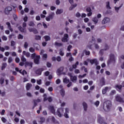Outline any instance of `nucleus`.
Segmentation results:
<instances>
[{
  "mask_svg": "<svg viewBox=\"0 0 124 124\" xmlns=\"http://www.w3.org/2000/svg\"><path fill=\"white\" fill-rule=\"evenodd\" d=\"M76 16L77 18H79V17H81V14L79 12H77L76 14Z\"/></svg>",
  "mask_w": 124,
  "mask_h": 124,
  "instance_id": "5fc2aeb1",
  "label": "nucleus"
},
{
  "mask_svg": "<svg viewBox=\"0 0 124 124\" xmlns=\"http://www.w3.org/2000/svg\"><path fill=\"white\" fill-rule=\"evenodd\" d=\"M46 66L47 67H51V66H52V64H51V63H50L49 62H47Z\"/></svg>",
  "mask_w": 124,
  "mask_h": 124,
  "instance_id": "e2e57ef3",
  "label": "nucleus"
},
{
  "mask_svg": "<svg viewBox=\"0 0 124 124\" xmlns=\"http://www.w3.org/2000/svg\"><path fill=\"white\" fill-rule=\"evenodd\" d=\"M31 58L32 60H33V59L34 60L35 59V58H36V54H35V53H32L31 55Z\"/></svg>",
  "mask_w": 124,
  "mask_h": 124,
  "instance_id": "e433bc0d",
  "label": "nucleus"
},
{
  "mask_svg": "<svg viewBox=\"0 0 124 124\" xmlns=\"http://www.w3.org/2000/svg\"><path fill=\"white\" fill-rule=\"evenodd\" d=\"M71 48H72V46H71V45L68 46L67 50L68 51V52H70V49H71Z\"/></svg>",
  "mask_w": 124,
  "mask_h": 124,
  "instance_id": "bf43d9fd",
  "label": "nucleus"
},
{
  "mask_svg": "<svg viewBox=\"0 0 124 124\" xmlns=\"http://www.w3.org/2000/svg\"><path fill=\"white\" fill-rule=\"evenodd\" d=\"M44 71V68H39L38 69H37L35 72V73L38 76H39L40 75H41V74H42V72Z\"/></svg>",
  "mask_w": 124,
  "mask_h": 124,
  "instance_id": "39448f33",
  "label": "nucleus"
},
{
  "mask_svg": "<svg viewBox=\"0 0 124 124\" xmlns=\"http://www.w3.org/2000/svg\"><path fill=\"white\" fill-rule=\"evenodd\" d=\"M32 87V85L31 83H28L26 85V90L27 91H29V90L31 89V87Z\"/></svg>",
  "mask_w": 124,
  "mask_h": 124,
  "instance_id": "4be33fe9",
  "label": "nucleus"
},
{
  "mask_svg": "<svg viewBox=\"0 0 124 124\" xmlns=\"http://www.w3.org/2000/svg\"><path fill=\"white\" fill-rule=\"evenodd\" d=\"M86 12H89V13L87 14V16L88 17H90V16H92L93 15V12H92V8L91 7H87L86 8Z\"/></svg>",
  "mask_w": 124,
  "mask_h": 124,
  "instance_id": "423d86ee",
  "label": "nucleus"
},
{
  "mask_svg": "<svg viewBox=\"0 0 124 124\" xmlns=\"http://www.w3.org/2000/svg\"><path fill=\"white\" fill-rule=\"evenodd\" d=\"M59 55H60V56H62V57H63V56H64V52L62 51V49H60Z\"/></svg>",
  "mask_w": 124,
  "mask_h": 124,
  "instance_id": "72a5a7b5",
  "label": "nucleus"
},
{
  "mask_svg": "<svg viewBox=\"0 0 124 124\" xmlns=\"http://www.w3.org/2000/svg\"><path fill=\"white\" fill-rule=\"evenodd\" d=\"M48 109L50 110L51 113L52 114H56V109H55V107L53 106H50L48 107Z\"/></svg>",
  "mask_w": 124,
  "mask_h": 124,
  "instance_id": "9d476101",
  "label": "nucleus"
},
{
  "mask_svg": "<svg viewBox=\"0 0 124 124\" xmlns=\"http://www.w3.org/2000/svg\"><path fill=\"white\" fill-rule=\"evenodd\" d=\"M42 58L43 60H44V61H46V60H47V58H48V55H47V54L45 53L43 55Z\"/></svg>",
  "mask_w": 124,
  "mask_h": 124,
  "instance_id": "2f4dec72",
  "label": "nucleus"
},
{
  "mask_svg": "<svg viewBox=\"0 0 124 124\" xmlns=\"http://www.w3.org/2000/svg\"><path fill=\"white\" fill-rule=\"evenodd\" d=\"M123 4H122L119 7H115V10H116V12H118L120 8L123 6Z\"/></svg>",
  "mask_w": 124,
  "mask_h": 124,
  "instance_id": "a19ab883",
  "label": "nucleus"
},
{
  "mask_svg": "<svg viewBox=\"0 0 124 124\" xmlns=\"http://www.w3.org/2000/svg\"><path fill=\"white\" fill-rule=\"evenodd\" d=\"M116 94V90H112L110 92V95H114V94Z\"/></svg>",
  "mask_w": 124,
  "mask_h": 124,
  "instance_id": "c03bdc74",
  "label": "nucleus"
},
{
  "mask_svg": "<svg viewBox=\"0 0 124 124\" xmlns=\"http://www.w3.org/2000/svg\"><path fill=\"white\" fill-rule=\"evenodd\" d=\"M19 30L21 32H26V28H22V27H19Z\"/></svg>",
  "mask_w": 124,
  "mask_h": 124,
  "instance_id": "c85d7f7f",
  "label": "nucleus"
},
{
  "mask_svg": "<svg viewBox=\"0 0 124 124\" xmlns=\"http://www.w3.org/2000/svg\"><path fill=\"white\" fill-rule=\"evenodd\" d=\"M24 38V36L22 35L21 34H19L18 36V39H23Z\"/></svg>",
  "mask_w": 124,
  "mask_h": 124,
  "instance_id": "6e6d98bb",
  "label": "nucleus"
},
{
  "mask_svg": "<svg viewBox=\"0 0 124 124\" xmlns=\"http://www.w3.org/2000/svg\"><path fill=\"white\" fill-rule=\"evenodd\" d=\"M4 113H5V110L2 109L1 112H0V114L3 115H4Z\"/></svg>",
  "mask_w": 124,
  "mask_h": 124,
  "instance_id": "774afa93",
  "label": "nucleus"
},
{
  "mask_svg": "<svg viewBox=\"0 0 124 124\" xmlns=\"http://www.w3.org/2000/svg\"><path fill=\"white\" fill-rule=\"evenodd\" d=\"M63 83H65V84H68V83L70 82V80H69V79H67V78H65L63 80Z\"/></svg>",
  "mask_w": 124,
  "mask_h": 124,
  "instance_id": "473e14b6",
  "label": "nucleus"
},
{
  "mask_svg": "<svg viewBox=\"0 0 124 124\" xmlns=\"http://www.w3.org/2000/svg\"><path fill=\"white\" fill-rule=\"evenodd\" d=\"M110 22V18L108 17H105L102 21V24H106Z\"/></svg>",
  "mask_w": 124,
  "mask_h": 124,
  "instance_id": "2eb2a0df",
  "label": "nucleus"
},
{
  "mask_svg": "<svg viewBox=\"0 0 124 124\" xmlns=\"http://www.w3.org/2000/svg\"><path fill=\"white\" fill-rule=\"evenodd\" d=\"M44 38L45 39L46 41H49V40H51V37H50V36H47V35L45 36L44 37Z\"/></svg>",
  "mask_w": 124,
  "mask_h": 124,
  "instance_id": "7c9ffc66",
  "label": "nucleus"
},
{
  "mask_svg": "<svg viewBox=\"0 0 124 124\" xmlns=\"http://www.w3.org/2000/svg\"><path fill=\"white\" fill-rule=\"evenodd\" d=\"M22 75H23V76H25V74L27 75L28 74V73L27 72V71H26V70H23L21 73Z\"/></svg>",
  "mask_w": 124,
  "mask_h": 124,
  "instance_id": "603ef678",
  "label": "nucleus"
},
{
  "mask_svg": "<svg viewBox=\"0 0 124 124\" xmlns=\"http://www.w3.org/2000/svg\"><path fill=\"white\" fill-rule=\"evenodd\" d=\"M115 100L117 102H119L120 103H124V98L121 96L120 95H116L115 96Z\"/></svg>",
  "mask_w": 124,
  "mask_h": 124,
  "instance_id": "f03ea898",
  "label": "nucleus"
},
{
  "mask_svg": "<svg viewBox=\"0 0 124 124\" xmlns=\"http://www.w3.org/2000/svg\"><path fill=\"white\" fill-rule=\"evenodd\" d=\"M99 103H100L99 101H96L94 103V105H95V106H96V107H98V106H99Z\"/></svg>",
  "mask_w": 124,
  "mask_h": 124,
  "instance_id": "de8ad7c7",
  "label": "nucleus"
},
{
  "mask_svg": "<svg viewBox=\"0 0 124 124\" xmlns=\"http://www.w3.org/2000/svg\"><path fill=\"white\" fill-rule=\"evenodd\" d=\"M56 83L57 84H60V83H61V79H60V78L57 79L56 81Z\"/></svg>",
  "mask_w": 124,
  "mask_h": 124,
  "instance_id": "338daca9",
  "label": "nucleus"
},
{
  "mask_svg": "<svg viewBox=\"0 0 124 124\" xmlns=\"http://www.w3.org/2000/svg\"><path fill=\"white\" fill-rule=\"evenodd\" d=\"M16 43L14 42V41H12L11 42V46H15Z\"/></svg>",
  "mask_w": 124,
  "mask_h": 124,
  "instance_id": "4d7b16f0",
  "label": "nucleus"
},
{
  "mask_svg": "<svg viewBox=\"0 0 124 124\" xmlns=\"http://www.w3.org/2000/svg\"><path fill=\"white\" fill-rule=\"evenodd\" d=\"M86 56H90L91 55V52L90 51L85 50Z\"/></svg>",
  "mask_w": 124,
  "mask_h": 124,
  "instance_id": "8fccbe9b",
  "label": "nucleus"
},
{
  "mask_svg": "<svg viewBox=\"0 0 124 124\" xmlns=\"http://www.w3.org/2000/svg\"><path fill=\"white\" fill-rule=\"evenodd\" d=\"M13 18H14L15 21H16L17 19H18V17L16 15H13Z\"/></svg>",
  "mask_w": 124,
  "mask_h": 124,
  "instance_id": "0e129e2a",
  "label": "nucleus"
},
{
  "mask_svg": "<svg viewBox=\"0 0 124 124\" xmlns=\"http://www.w3.org/2000/svg\"><path fill=\"white\" fill-rule=\"evenodd\" d=\"M97 122L100 124H107V123L105 122L103 120V117H102L100 115L98 116Z\"/></svg>",
  "mask_w": 124,
  "mask_h": 124,
  "instance_id": "20e7f679",
  "label": "nucleus"
},
{
  "mask_svg": "<svg viewBox=\"0 0 124 124\" xmlns=\"http://www.w3.org/2000/svg\"><path fill=\"white\" fill-rule=\"evenodd\" d=\"M29 51L30 52H31V53H34V52L35 51V49H34L33 47H30L29 48Z\"/></svg>",
  "mask_w": 124,
  "mask_h": 124,
  "instance_id": "79ce46f5",
  "label": "nucleus"
},
{
  "mask_svg": "<svg viewBox=\"0 0 124 124\" xmlns=\"http://www.w3.org/2000/svg\"><path fill=\"white\" fill-rule=\"evenodd\" d=\"M115 88L116 89H118V90H122V88H123V86L121 85H119V84H117L115 86Z\"/></svg>",
  "mask_w": 124,
  "mask_h": 124,
  "instance_id": "4c0bfd02",
  "label": "nucleus"
},
{
  "mask_svg": "<svg viewBox=\"0 0 124 124\" xmlns=\"http://www.w3.org/2000/svg\"><path fill=\"white\" fill-rule=\"evenodd\" d=\"M93 21L94 22V24H97L98 22V19H97V17H94L93 18Z\"/></svg>",
  "mask_w": 124,
  "mask_h": 124,
  "instance_id": "c756f323",
  "label": "nucleus"
},
{
  "mask_svg": "<svg viewBox=\"0 0 124 124\" xmlns=\"http://www.w3.org/2000/svg\"><path fill=\"white\" fill-rule=\"evenodd\" d=\"M101 83L102 84V86H104L105 85V80L104 79V78H101Z\"/></svg>",
  "mask_w": 124,
  "mask_h": 124,
  "instance_id": "f704fd0d",
  "label": "nucleus"
},
{
  "mask_svg": "<svg viewBox=\"0 0 124 124\" xmlns=\"http://www.w3.org/2000/svg\"><path fill=\"white\" fill-rule=\"evenodd\" d=\"M63 69H64V67H63V66H61L58 69L57 72L59 75H61V74H62V72L63 71Z\"/></svg>",
  "mask_w": 124,
  "mask_h": 124,
  "instance_id": "dca6fc26",
  "label": "nucleus"
},
{
  "mask_svg": "<svg viewBox=\"0 0 124 124\" xmlns=\"http://www.w3.org/2000/svg\"><path fill=\"white\" fill-rule=\"evenodd\" d=\"M29 25L30 27H34V23L32 21L30 22Z\"/></svg>",
  "mask_w": 124,
  "mask_h": 124,
  "instance_id": "864d4df0",
  "label": "nucleus"
},
{
  "mask_svg": "<svg viewBox=\"0 0 124 124\" xmlns=\"http://www.w3.org/2000/svg\"><path fill=\"white\" fill-rule=\"evenodd\" d=\"M21 61L22 62H27V59L24 57V56H21Z\"/></svg>",
  "mask_w": 124,
  "mask_h": 124,
  "instance_id": "c9c22d12",
  "label": "nucleus"
},
{
  "mask_svg": "<svg viewBox=\"0 0 124 124\" xmlns=\"http://www.w3.org/2000/svg\"><path fill=\"white\" fill-rule=\"evenodd\" d=\"M111 63H113V64L116 63V58H115V55L113 54H110L109 55V59L107 62L108 65H110Z\"/></svg>",
  "mask_w": 124,
  "mask_h": 124,
  "instance_id": "f257e3e1",
  "label": "nucleus"
},
{
  "mask_svg": "<svg viewBox=\"0 0 124 124\" xmlns=\"http://www.w3.org/2000/svg\"><path fill=\"white\" fill-rule=\"evenodd\" d=\"M82 105L83 106L84 111H87V109L88 108V105L87 104V103H86V102H84L82 103Z\"/></svg>",
  "mask_w": 124,
  "mask_h": 124,
  "instance_id": "b1692460",
  "label": "nucleus"
},
{
  "mask_svg": "<svg viewBox=\"0 0 124 124\" xmlns=\"http://www.w3.org/2000/svg\"><path fill=\"white\" fill-rule=\"evenodd\" d=\"M77 65H79V62L78 61H77L75 64L72 65L73 68L76 69V68H77Z\"/></svg>",
  "mask_w": 124,
  "mask_h": 124,
  "instance_id": "393cba45",
  "label": "nucleus"
},
{
  "mask_svg": "<svg viewBox=\"0 0 124 124\" xmlns=\"http://www.w3.org/2000/svg\"><path fill=\"white\" fill-rule=\"evenodd\" d=\"M7 66V64L5 62H4L2 64V66L1 67V70H4L5 69V67Z\"/></svg>",
  "mask_w": 124,
  "mask_h": 124,
  "instance_id": "5701e85b",
  "label": "nucleus"
},
{
  "mask_svg": "<svg viewBox=\"0 0 124 124\" xmlns=\"http://www.w3.org/2000/svg\"><path fill=\"white\" fill-rule=\"evenodd\" d=\"M35 39L36 40H40L41 39V36L39 35H36L35 36Z\"/></svg>",
  "mask_w": 124,
  "mask_h": 124,
  "instance_id": "ea45409f",
  "label": "nucleus"
},
{
  "mask_svg": "<svg viewBox=\"0 0 124 124\" xmlns=\"http://www.w3.org/2000/svg\"><path fill=\"white\" fill-rule=\"evenodd\" d=\"M106 7L108 9H111V7H110V2L108 1L106 2Z\"/></svg>",
  "mask_w": 124,
  "mask_h": 124,
  "instance_id": "58836bf2",
  "label": "nucleus"
},
{
  "mask_svg": "<svg viewBox=\"0 0 124 124\" xmlns=\"http://www.w3.org/2000/svg\"><path fill=\"white\" fill-rule=\"evenodd\" d=\"M10 81H14V80H15V78H14V76H12L10 78Z\"/></svg>",
  "mask_w": 124,
  "mask_h": 124,
  "instance_id": "052dcab7",
  "label": "nucleus"
},
{
  "mask_svg": "<svg viewBox=\"0 0 124 124\" xmlns=\"http://www.w3.org/2000/svg\"><path fill=\"white\" fill-rule=\"evenodd\" d=\"M41 101V100H40V99H37V100H33V102H34V106L32 108L33 109V108H34V107L37 106V102H40Z\"/></svg>",
  "mask_w": 124,
  "mask_h": 124,
  "instance_id": "a211bd4d",
  "label": "nucleus"
},
{
  "mask_svg": "<svg viewBox=\"0 0 124 124\" xmlns=\"http://www.w3.org/2000/svg\"><path fill=\"white\" fill-rule=\"evenodd\" d=\"M69 76L71 77V81H72L73 82V81H76V80H77V77L76 76H72V75H71V74H70L69 75Z\"/></svg>",
  "mask_w": 124,
  "mask_h": 124,
  "instance_id": "412c9836",
  "label": "nucleus"
},
{
  "mask_svg": "<svg viewBox=\"0 0 124 124\" xmlns=\"http://www.w3.org/2000/svg\"><path fill=\"white\" fill-rule=\"evenodd\" d=\"M90 62L91 64H93V63H94L95 65H98L99 63L98 61H97V59H93V60H91Z\"/></svg>",
  "mask_w": 124,
  "mask_h": 124,
  "instance_id": "9b49d317",
  "label": "nucleus"
},
{
  "mask_svg": "<svg viewBox=\"0 0 124 124\" xmlns=\"http://www.w3.org/2000/svg\"><path fill=\"white\" fill-rule=\"evenodd\" d=\"M39 60H40V55H37L34 59V62L36 64H39Z\"/></svg>",
  "mask_w": 124,
  "mask_h": 124,
  "instance_id": "1a4fd4ad",
  "label": "nucleus"
},
{
  "mask_svg": "<svg viewBox=\"0 0 124 124\" xmlns=\"http://www.w3.org/2000/svg\"><path fill=\"white\" fill-rule=\"evenodd\" d=\"M47 100H48V102H52V101H53V98L51 96L47 98L46 97L44 98V101H47Z\"/></svg>",
  "mask_w": 124,
  "mask_h": 124,
  "instance_id": "f3484780",
  "label": "nucleus"
},
{
  "mask_svg": "<svg viewBox=\"0 0 124 124\" xmlns=\"http://www.w3.org/2000/svg\"><path fill=\"white\" fill-rule=\"evenodd\" d=\"M3 83H4V78H2L0 79V84H1V85H2Z\"/></svg>",
  "mask_w": 124,
  "mask_h": 124,
  "instance_id": "09e8293b",
  "label": "nucleus"
},
{
  "mask_svg": "<svg viewBox=\"0 0 124 124\" xmlns=\"http://www.w3.org/2000/svg\"><path fill=\"white\" fill-rule=\"evenodd\" d=\"M111 87H106L105 88V89L102 90V93L103 94H105V93H107V91H108V90H111Z\"/></svg>",
  "mask_w": 124,
  "mask_h": 124,
  "instance_id": "4468645a",
  "label": "nucleus"
},
{
  "mask_svg": "<svg viewBox=\"0 0 124 124\" xmlns=\"http://www.w3.org/2000/svg\"><path fill=\"white\" fill-rule=\"evenodd\" d=\"M54 45H55V46H58V47H61V46H62V44L61 43H58L57 42H55Z\"/></svg>",
  "mask_w": 124,
  "mask_h": 124,
  "instance_id": "cd10ccee",
  "label": "nucleus"
},
{
  "mask_svg": "<svg viewBox=\"0 0 124 124\" xmlns=\"http://www.w3.org/2000/svg\"><path fill=\"white\" fill-rule=\"evenodd\" d=\"M10 11H12V7L10 6L6 7L4 10L5 14H9Z\"/></svg>",
  "mask_w": 124,
  "mask_h": 124,
  "instance_id": "f8f14e48",
  "label": "nucleus"
},
{
  "mask_svg": "<svg viewBox=\"0 0 124 124\" xmlns=\"http://www.w3.org/2000/svg\"><path fill=\"white\" fill-rule=\"evenodd\" d=\"M63 108H59L57 109V115L58 116V117H59L60 118H61L62 117V114L63 113Z\"/></svg>",
  "mask_w": 124,
  "mask_h": 124,
  "instance_id": "7ed1b4c3",
  "label": "nucleus"
},
{
  "mask_svg": "<svg viewBox=\"0 0 124 124\" xmlns=\"http://www.w3.org/2000/svg\"><path fill=\"white\" fill-rule=\"evenodd\" d=\"M105 104L106 105L107 109H108V110H109V109L111 108V106H112V103L110 101H107L105 103Z\"/></svg>",
  "mask_w": 124,
  "mask_h": 124,
  "instance_id": "6e6552de",
  "label": "nucleus"
},
{
  "mask_svg": "<svg viewBox=\"0 0 124 124\" xmlns=\"http://www.w3.org/2000/svg\"><path fill=\"white\" fill-rule=\"evenodd\" d=\"M85 76H87V74H84L82 76L80 75L78 76V78L79 79H81V78H84V77H85Z\"/></svg>",
  "mask_w": 124,
  "mask_h": 124,
  "instance_id": "a18cd8bd",
  "label": "nucleus"
},
{
  "mask_svg": "<svg viewBox=\"0 0 124 124\" xmlns=\"http://www.w3.org/2000/svg\"><path fill=\"white\" fill-rule=\"evenodd\" d=\"M33 32L34 33V34H36L38 33V31H37V30L35 29V28H34V30H33Z\"/></svg>",
  "mask_w": 124,
  "mask_h": 124,
  "instance_id": "13d9d810",
  "label": "nucleus"
},
{
  "mask_svg": "<svg viewBox=\"0 0 124 124\" xmlns=\"http://www.w3.org/2000/svg\"><path fill=\"white\" fill-rule=\"evenodd\" d=\"M6 24L8 26V29L10 31H13V29L11 28V25L10 24V22H7L6 23Z\"/></svg>",
  "mask_w": 124,
  "mask_h": 124,
  "instance_id": "6ab92c4d",
  "label": "nucleus"
},
{
  "mask_svg": "<svg viewBox=\"0 0 124 124\" xmlns=\"http://www.w3.org/2000/svg\"><path fill=\"white\" fill-rule=\"evenodd\" d=\"M54 15H55V14L52 13V14L49 15L48 16V17H49V18H50V19H53V18H54Z\"/></svg>",
  "mask_w": 124,
  "mask_h": 124,
  "instance_id": "37998d69",
  "label": "nucleus"
},
{
  "mask_svg": "<svg viewBox=\"0 0 124 124\" xmlns=\"http://www.w3.org/2000/svg\"><path fill=\"white\" fill-rule=\"evenodd\" d=\"M105 49H101L99 51V54H100L101 55H103V51H104V50H106L109 49V46H108V45L107 44H105Z\"/></svg>",
  "mask_w": 124,
  "mask_h": 124,
  "instance_id": "ddd939ff",
  "label": "nucleus"
},
{
  "mask_svg": "<svg viewBox=\"0 0 124 124\" xmlns=\"http://www.w3.org/2000/svg\"><path fill=\"white\" fill-rule=\"evenodd\" d=\"M56 61H57V62H61L62 61V58L61 57V56H58L56 58Z\"/></svg>",
  "mask_w": 124,
  "mask_h": 124,
  "instance_id": "49530a36",
  "label": "nucleus"
},
{
  "mask_svg": "<svg viewBox=\"0 0 124 124\" xmlns=\"http://www.w3.org/2000/svg\"><path fill=\"white\" fill-rule=\"evenodd\" d=\"M13 60L12 59V57H9L8 60V62H9V63H10V62H12Z\"/></svg>",
  "mask_w": 124,
  "mask_h": 124,
  "instance_id": "3c124183",
  "label": "nucleus"
},
{
  "mask_svg": "<svg viewBox=\"0 0 124 124\" xmlns=\"http://www.w3.org/2000/svg\"><path fill=\"white\" fill-rule=\"evenodd\" d=\"M60 93L62 97H63L65 94V92L63 90V89H62L60 90Z\"/></svg>",
  "mask_w": 124,
  "mask_h": 124,
  "instance_id": "a878e982",
  "label": "nucleus"
},
{
  "mask_svg": "<svg viewBox=\"0 0 124 124\" xmlns=\"http://www.w3.org/2000/svg\"><path fill=\"white\" fill-rule=\"evenodd\" d=\"M62 42H68V34H64V37L62 39Z\"/></svg>",
  "mask_w": 124,
  "mask_h": 124,
  "instance_id": "0eeeda50",
  "label": "nucleus"
},
{
  "mask_svg": "<svg viewBox=\"0 0 124 124\" xmlns=\"http://www.w3.org/2000/svg\"><path fill=\"white\" fill-rule=\"evenodd\" d=\"M1 120L3 123H6V119L4 117H2Z\"/></svg>",
  "mask_w": 124,
  "mask_h": 124,
  "instance_id": "69168bd1",
  "label": "nucleus"
},
{
  "mask_svg": "<svg viewBox=\"0 0 124 124\" xmlns=\"http://www.w3.org/2000/svg\"><path fill=\"white\" fill-rule=\"evenodd\" d=\"M62 12H63V9H57V11L56 12V14H57V15H60L62 14Z\"/></svg>",
  "mask_w": 124,
  "mask_h": 124,
  "instance_id": "aec40b11",
  "label": "nucleus"
},
{
  "mask_svg": "<svg viewBox=\"0 0 124 124\" xmlns=\"http://www.w3.org/2000/svg\"><path fill=\"white\" fill-rule=\"evenodd\" d=\"M40 123L42 124L43 123L45 122V118L41 117L40 118Z\"/></svg>",
  "mask_w": 124,
  "mask_h": 124,
  "instance_id": "bb28decb",
  "label": "nucleus"
},
{
  "mask_svg": "<svg viewBox=\"0 0 124 124\" xmlns=\"http://www.w3.org/2000/svg\"><path fill=\"white\" fill-rule=\"evenodd\" d=\"M15 61H16V63H19V62H20V59H19V58L17 57L16 58Z\"/></svg>",
  "mask_w": 124,
  "mask_h": 124,
  "instance_id": "680f3d73",
  "label": "nucleus"
}]
</instances>
